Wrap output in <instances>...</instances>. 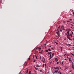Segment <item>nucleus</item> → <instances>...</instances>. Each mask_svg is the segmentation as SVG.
I'll list each match as a JSON object with an SVG mask.
<instances>
[{
  "mask_svg": "<svg viewBox=\"0 0 74 74\" xmlns=\"http://www.w3.org/2000/svg\"><path fill=\"white\" fill-rule=\"evenodd\" d=\"M61 51H62V47L61 48Z\"/></svg>",
  "mask_w": 74,
  "mask_h": 74,
  "instance_id": "47",
  "label": "nucleus"
},
{
  "mask_svg": "<svg viewBox=\"0 0 74 74\" xmlns=\"http://www.w3.org/2000/svg\"><path fill=\"white\" fill-rule=\"evenodd\" d=\"M35 69H37V68L36 67H35Z\"/></svg>",
  "mask_w": 74,
  "mask_h": 74,
  "instance_id": "38",
  "label": "nucleus"
},
{
  "mask_svg": "<svg viewBox=\"0 0 74 74\" xmlns=\"http://www.w3.org/2000/svg\"><path fill=\"white\" fill-rule=\"evenodd\" d=\"M42 62L43 63H45V58L43 57L42 59Z\"/></svg>",
  "mask_w": 74,
  "mask_h": 74,
  "instance_id": "2",
  "label": "nucleus"
},
{
  "mask_svg": "<svg viewBox=\"0 0 74 74\" xmlns=\"http://www.w3.org/2000/svg\"><path fill=\"white\" fill-rule=\"evenodd\" d=\"M55 43L56 44H58V43H57L56 42H55Z\"/></svg>",
  "mask_w": 74,
  "mask_h": 74,
  "instance_id": "37",
  "label": "nucleus"
},
{
  "mask_svg": "<svg viewBox=\"0 0 74 74\" xmlns=\"http://www.w3.org/2000/svg\"><path fill=\"white\" fill-rule=\"evenodd\" d=\"M60 69H61V68L60 67Z\"/></svg>",
  "mask_w": 74,
  "mask_h": 74,
  "instance_id": "59",
  "label": "nucleus"
},
{
  "mask_svg": "<svg viewBox=\"0 0 74 74\" xmlns=\"http://www.w3.org/2000/svg\"><path fill=\"white\" fill-rule=\"evenodd\" d=\"M71 54L72 55H73V56H74V55H73V53H71Z\"/></svg>",
  "mask_w": 74,
  "mask_h": 74,
  "instance_id": "31",
  "label": "nucleus"
},
{
  "mask_svg": "<svg viewBox=\"0 0 74 74\" xmlns=\"http://www.w3.org/2000/svg\"><path fill=\"white\" fill-rule=\"evenodd\" d=\"M69 35H68L67 36V38L68 39H69L70 38L69 37Z\"/></svg>",
  "mask_w": 74,
  "mask_h": 74,
  "instance_id": "15",
  "label": "nucleus"
},
{
  "mask_svg": "<svg viewBox=\"0 0 74 74\" xmlns=\"http://www.w3.org/2000/svg\"><path fill=\"white\" fill-rule=\"evenodd\" d=\"M71 32L72 33V34H74V33H73V31H71Z\"/></svg>",
  "mask_w": 74,
  "mask_h": 74,
  "instance_id": "24",
  "label": "nucleus"
},
{
  "mask_svg": "<svg viewBox=\"0 0 74 74\" xmlns=\"http://www.w3.org/2000/svg\"><path fill=\"white\" fill-rule=\"evenodd\" d=\"M57 33L58 36H60V34H59V32L58 31V32H57Z\"/></svg>",
  "mask_w": 74,
  "mask_h": 74,
  "instance_id": "7",
  "label": "nucleus"
},
{
  "mask_svg": "<svg viewBox=\"0 0 74 74\" xmlns=\"http://www.w3.org/2000/svg\"><path fill=\"white\" fill-rule=\"evenodd\" d=\"M69 31H68L67 32V34H68V36L69 34Z\"/></svg>",
  "mask_w": 74,
  "mask_h": 74,
  "instance_id": "11",
  "label": "nucleus"
},
{
  "mask_svg": "<svg viewBox=\"0 0 74 74\" xmlns=\"http://www.w3.org/2000/svg\"><path fill=\"white\" fill-rule=\"evenodd\" d=\"M42 68H44V64H43V65H42Z\"/></svg>",
  "mask_w": 74,
  "mask_h": 74,
  "instance_id": "10",
  "label": "nucleus"
},
{
  "mask_svg": "<svg viewBox=\"0 0 74 74\" xmlns=\"http://www.w3.org/2000/svg\"><path fill=\"white\" fill-rule=\"evenodd\" d=\"M68 39H69V40H71V41H72V39H71L70 38H69Z\"/></svg>",
  "mask_w": 74,
  "mask_h": 74,
  "instance_id": "21",
  "label": "nucleus"
},
{
  "mask_svg": "<svg viewBox=\"0 0 74 74\" xmlns=\"http://www.w3.org/2000/svg\"><path fill=\"white\" fill-rule=\"evenodd\" d=\"M55 59L56 61H58V59H57V58H55Z\"/></svg>",
  "mask_w": 74,
  "mask_h": 74,
  "instance_id": "9",
  "label": "nucleus"
},
{
  "mask_svg": "<svg viewBox=\"0 0 74 74\" xmlns=\"http://www.w3.org/2000/svg\"><path fill=\"white\" fill-rule=\"evenodd\" d=\"M70 22V21H67V22Z\"/></svg>",
  "mask_w": 74,
  "mask_h": 74,
  "instance_id": "43",
  "label": "nucleus"
},
{
  "mask_svg": "<svg viewBox=\"0 0 74 74\" xmlns=\"http://www.w3.org/2000/svg\"><path fill=\"white\" fill-rule=\"evenodd\" d=\"M39 53H41V52H40Z\"/></svg>",
  "mask_w": 74,
  "mask_h": 74,
  "instance_id": "56",
  "label": "nucleus"
},
{
  "mask_svg": "<svg viewBox=\"0 0 74 74\" xmlns=\"http://www.w3.org/2000/svg\"><path fill=\"white\" fill-rule=\"evenodd\" d=\"M41 56H40V59H41Z\"/></svg>",
  "mask_w": 74,
  "mask_h": 74,
  "instance_id": "40",
  "label": "nucleus"
},
{
  "mask_svg": "<svg viewBox=\"0 0 74 74\" xmlns=\"http://www.w3.org/2000/svg\"><path fill=\"white\" fill-rule=\"evenodd\" d=\"M63 62H64L63 61L62 62V64H63Z\"/></svg>",
  "mask_w": 74,
  "mask_h": 74,
  "instance_id": "36",
  "label": "nucleus"
},
{
  "mask_svg": "<svg viewBox=\"0 0 74 74\" xmlns=\"http://www.w3.org/2000/svg\"><path fill=\"white\" fill-rule=\"evenodd\" d=\"M37 48H38L39 49H41V48H40V47H38L34 51V54H36V51L37 50Z\"/></svg>",
  "mask_w": 74,
  "mask_h": 74,
  "instance_id": "1",
  "label": "nucleus"
},
{
  "mask_svg": "<svg viewBox=\"0 0 74 74\" xmlns=\"http://www.w3.org/2000/svg\"><path fill=\"white\" fill-rule=\"evenodd\" d=\"M42 51H43V50H42L41 52H42Z\"/></svg>",
  "mask_w": 74,
  "mask_h": 74,
  "instance_id": "61",
  "label": "nucleus"
},
{
  "mask_svg": "<svg viewBox=\"0 0 74 74\" xmlns=\"http://www.w3.org/2000/svg\"><path fill=\"white\" fill-rule=\"evenodd\" d=\"M60 31L61 32H62V30H60Z\"/></svg>",
  "mask_w": 74,
  "mask_h": 74,
  "instance_id": "45",
  "label": "nucleus"
},
{
  "mask_svg": "<svg viewBox=\"0 0 74 74\" xmlns=\"http://www.w3.org/2000/svg\"><path fill=\"white\" fill-rule=\"evenodd\" d=\"M70 15H72V14H70Z\"/></svg>",
  "mask_w": 74,
  "mask_h": 74,
  "instance_id": "53",
  "label": "nucleus"
},
{
  "mask_svg": "<svg viewBox=\"0 0 74 74\" xmlns=\"http://www.w3.org/2000/svg\"><path fill=\"white\" fill-rule=\"evenodd\" d=\"M51 58H52L50 57V58H49V60H50V59H51Z\"/></svg>",
  "mask_w": 74,
  "mask_h": 74,
  "instance_id": "26",
  "label": "nucleus"
},
{
  "mask_svg": "<svg viewBox=\"0 0 74 74\" xmlns=\"http://www.w3.org/2000/svg\"><path fill=\"white\" fill-rule=\"evenodd\" d=\"M72 34H69V35H68V36H71V35H72Z\"/></svg>",
  "mask_w": 74,
  "mask_h": 74,
  "instance_id": "14",
  "label": "nucleus"
},
{
  "mask_svg": "<svg viewBox=\"0 0 74 74\" xmlns=\"http://www.w3.org/2000/svg\"><path fill=\"white\" fill-rule=\"evenodd\" d=\"M72 70H71L70 71H69V73H70V72H71V71H72Z\"/></svg>",
  "mask_w": 74,
  "mask_h": 74,
  "instance_id": "39",
  "label": "nucleus"
},
{
  "mask_svg": "<svg viewBox=\"0 0 74 74\" xmlns=\"http://www.w3.org/2000/svg\"><path fill=\"white\" fill-rule=\"evenodd\" d=\"M36 56V59H37V56Z\"/></svg>",
  "mask_w": 74,
  "mask_h": 74,
  "instance_id": "34",
  "label": "nucleus"
},
{
  "mask_svg": "<svg viewBox=\"0 0 74 74\" xmlns=\"http://www.w3.org/2000/svg\"><path fill=\"white\" fill-rule=\"evenodd\" d=\"M69 63L70 62V61H71L72 63H73V62H72V60H71V58H69Z\"/></svg>",
  "mask_w": 74,
  "mask_h": 74,
  "instance_id": "5",
  "label": "nucleus"
},
{
  "mask_svg": "<svg viewBox=\"0 0 74 74\" xmlns=\"http://www.w3.org/2000/svg\"><path fill=\"white\" fill-rule=\"evenodd\" d=\"M51 49H48V50L49 51H51Z\"/></svg>",
  "mask_w": 74,
  "mask_h": 74,
  "instance_id": "18",
  "label": "nucleus"
},
{
  "mask_svg": "<svg viewBox=\"0 0 74 74\" xmlns=\"http://www.w3.org/2000/svg\"><path fill=\"white\" fill-rule=\"evenodd\" d=\"M36 67H40V66H38V64L37 65H36Z\"/></svg>",
  "mask_w": 74,
  "mask_h": 74,
  "instance_id": "13",
  "label": "nucleus"
},
{
  "mask_svg": "<svg viewBox=\"0 0 74 74\" xmlns=\"http://www.w3.org/2000/svg\"><path fill=\"white\" fill-rule=\"evenodd\" d=\"M40 72H41H41H42V70H40Z\"/></svg>",
  "mask_w": 74,
  "mask_h": 74,
  "instance_id": "33",
  "label": "nucleus"
},
{
  "mask_svg": "<svg viewBox=\"0 0 74 74\" xmlns=\"http://www.w3.org/2000/svg\"><path fill=\"white\" fill-rule=\"evenodd\" d=\"M69 21H72V19H69Z\"/></svg>",
  "mask_w": 74,
  "mask_h": 74,
  "instance_id": "30",
  "label": "nucleus"
},
{
  "mask_svg": "<svg viewBox=\"0 0 74 74\" xmlns=\"http://www.w3.org/2000/svg\"><path fill=\"white\" fill-rule=\"evenodd\" d=\"M58 63H59V62H57V64H58Z\"/></svg>",
  "mask_w": 74,
  "mask_h": 74,
  "instance_id": "29",
  "label": "nucleus"
},
{
  "mask_svg": "<svg viewBox=\"0 0 74 74\" xmlns=\"http://www.w3.org/2000/svg\"><path fill=\"white\" fill-rule=\"evenodd\" d=\"M29 74H31V71H29Z\"/></svg>",
  "mask_w": 74,
  "mask_h": 74,
  "instance_id": "19",
  "label": "nucleus"
},
{
  "mask_svg": "<svg viewBox=\"0 0 74 74\" xmlns=\"http://www.w3.org/2000/svg\"><path fill=\"white\" fill-rule=\"evenodd\" d=\"M68 30H70V31H71V29H68Z\"/></svg>",
  "mask_w": 74,
  "mask_h": 74,
  "instance_id": "42",
  "label": "nucleus"
},
{
  "mask_svg": "<svg viewBox=\"0 0 74 74\" xmlns=\"http://www.w3.org/2000/svg\"><path fill=\"white\" fill-rule=\"evenodd\" d=\"M60 28V26H59L58 27V28Z\"/></svg>",
  "mask_w": 74,
  "mask_h": 74,
  "instance_id": "52",
  "label": "nucleus"
},
{
  "mask_svg": "<svg viewBox=\"0 0 74 74\" xmlns=\"http://www.w3.org/2000/svg\"><path fill=\"white\" fill-rule=\"evenodd\" d=\"M65 44V45H66L68 47H69V46H70V47H71V46H72V45H70V44H68V45L67 44ZM68 45H69V46H68Z\"/></svg>",
  "mask_w": 74,
  "mask_h": 74,
  "instance_id": "6",
  "label": "nucleus"
},
{
  "mask_svg": "<svg viewBox=\"0 0 74 74\" xmlns=\"http://www.w3.org/2000/svg\"><path fill=\"white\" fill-rule=\"evenodd\" d=\"M73 14H74V12L73 13Z\"/></svg>",
  "mask_w": 74,
  "mask_h": 74,
  "instance_id": "54",
  "label": "nucleus"
},
{
  "mask_svg": "<svg viewBox=\"0 0 74 74\" xmlns=\"http://www.w3.org/2000/svg\"><path fill=\"white\" fill-rule=\"evenodd\" d=\"M73 48H74V47H73Z\"/></svg>",
  "mask_w": 74,
  "mask_h": 74,
  "instance_id": "60",
  "label": "nucleus"
},
{
  "mask_svg": "<svg viewBox=\"0 0 74 74\" xmlns=\"http://www.w3.org/2000/svg\"><path fill=\"white\" fill-rule=\"evenodd\" d=\"M65 35H66V36H68V34H67L66 33H65Z\"/></svg>",
  "mask_w": 74,
  "mask_h": 74,
  "instance_id": "20",
  "label": "nucleus"
},
{
  "mask_svg": "<svg viewBox=\"0 0 74 74\" xmlns=\"http://www.w3.org/2000/svg\"><path fill=\"white\" fill-rule=\"evenodd\" d=\"M54 68L55 69H58L57 70H59V67L56 65V66H54Z\"/></svg>",
  "mask_w": 74,
  "mask_h": 74,
  "instance_id": "3",
  "label": "nucleus"
},
{
  "mask_svg": "<svg viewBox=\"0 0 74 74\" xmlns=\"http://www.w3.org/2000/svg\"><path fill=\"white\" fill-rule=\"evenodd\" d=\"M64 40H66V38L64 39Z\"/></svg>",
  "mask_w": 74,
  "mask_h": 74,
  "instance_id": "62",
  "label": "nucleus"
},
{
  "mask_svg": "<svg viewBox=\"0 0 74 74\" xmlns=\"http://www.w3.org/2000/svg\"><path fill=\"white\" fill-rule=\"evenodd\" d=\"M66 55V54H65V55H64V56H65Z\"/></svg>",
  "mask_w": 74,
  "mask_h": 74,
  "instance_id": "46",
  "label": "nucleus"
},
{
  "mask_svg": "<svg viewBox=\"0 0 74 74\" xmlns=\"http://www.w3.org/2000/svg\"><path fill=\"white\" fill-rule=\"evenodd\" d=\"M50 58H52V55L50 54Z\"/></svg>",
  "mask_w": 74,
  "mask_h": 74,
  "instance_id": "17",
  "label": "nucleus"
},
{
  "mask_svg": "<svg viewBox=\"0 0 74 74\" xmlns=\"http://www.w3.org/2000/svg\"><path fill=\"white\" fill-rule=\"evenodd\" d=\"M21 72H20V73H19V74H21Z\"/></svg>",
  "mask_w": 74,
  "mask_h": 74,
  "instance_id": "50",
  "label": "nucleus"
},
{
  "mask_svg": "<svg viewBox=\"0 0 74 74\" xmlns=\"http://www.w3.org/2000/svg\"><path fill=\"white\" fill-rule=\"evenodd\" d=\"M28 73V70H27V73Z\"/></svg>",
  "mask_w": 74,
  "mask_h": 74,
  "instance_id": "32",
  "label": "nucleus"
},
{
  "mask_svg": "<svg viewBox=\"0 0 74 74\" xmlns=\"http://www.w3.org/2000/svg\"><path fill=\"white\" fill-rule=\"evenodd\" d=\"M64 23H65V21H64Z\"/></svg>",
  "mask_w": 74,
  "mask_h": 74,
  "instance_id": "41",
  "label": "nucleus"
},
{
  "mask_svg": "<svg viewBox=\"0 0 74 74\" xmlns=\"http://www.w3.org/2000/svg\"><path fill=\"white\" fill-rule=\"evenodd\" d=\"M53 50V48H51Z\"/></svg>",
  "mask_w": 74,
  "mask_h": 74,
  "instance_id": "44",
  "label": "nucleus"
},
{
  "mask_svg": "<svg viewBox=\"0 0 74 74\" xmlns=\"http://www.w3.org/2000/svg\"><path fill=\"white\" fill-rule=\"evenodd\" d=\"M69 58V57L67 56V58Z\"/></svg>",
  "mask_w": 74,
  "mask_h": 74,
  "instance_id": "55",
  "label": "nucleus"
},
{
  "mask_svg": "<svg viewBox=\"0 0 74 74\" xmlns=\"http://www.w3.org/2000/svg\"><path fill=\"white\" fill-rule=\"evenodd\" d=\"M36 62V60H34L33 61L34 63V62Z\"/></svg>",
  "mask_w": 74,
  "mask_h": 74,
  "instance_id": "28",
  "label": "nucleus"
},
{
  "mask_svg": "<svg viewBox=\"0 0 74 74\" xmlns=\"http://www.w3.org/2000/svg\"><path fill=\"white\" fill-rule=\"evenodd\" d=\"M65 60H67V59H66V58L65 59Z\"/></svg>",
  "mask_w": 74,
  "mask_h": 74,
  "instance_id": "49",
  "label": "nucleus"
},
{
  "mask_svg": "<svg viewBox=\"0 0 74 74\" xmlns=\"http://www.w3.org/2000/svg\"><path fill=\"white\" fill-rule=\"evenodd\" d=\"M44 45H47V44H44Z\"/></svg>",
  "mask_w": 74,
  "mask_h": 74,
  "instance_id": "48",
  "label": "nucleus"
},
{
  "mask_svg": "<svg viewBox=\"0 0 74 74\" xmlns=\"http://www.w3.org/2000/svg\"><path fill=\"white\" fill-rule=\"evenodd\" d=\"M28 60H30V58H28Z\"/></svg>",
  "mask_w": 74,
  "mask_h": 74,
  "instance_id": "22",
  "label": "nucleus"
},
{
  "mask_svg": "<svg viewBox=\"0 0 74 74\" xmlns=\"http://www.w3.org/2000/svg\"><path fill=\"white\" fill-rule=\"evenodd\" d=\"M71 37H73V35H71Z\"/></svg>",
  "mask_w": 74,
  "mask_h": 74,
  "instance_id": "35",
  "label": "nucleus"
},
{
  "mask_svg": "<svg viewBox=\"0 0 74 74\" xmlns=\"http://www.w3.org/2000/svg\"><path fill=\"white\" fill-rule=\"evenodd\" d=\"M60 74H62V73H61L60 72V71H59Z\"/></svg>",
  "mask_w": 74,
  "mask_h": 74,
  "instance_id": "23",
  "label": "nucleus"
},
{
  "mask_svg": "<svg viewBox=\"0 0 74 74\" xmlns=\"http://www.w3.org/2000/svg\"><path fill=\"white\" fill-rule=\"evenodd\" d=\"M45 68H46V67H47V64H45Z\"/></svg>",
  "mask_w": 74,
  "mask_h": 74,
  "instance_id": "12",
  "label": "nucleus"
},
{
  "mask_svg": "<svg viewBox=\"0 0 74 74\" xmlns=\"http://www.w3.org/2000/svg\"><path fill=\"white\" fill-rule=\"evenodd\" d=\"M55 55V53H53V54L52 55V58H53V56Z\"/></svg>",
  "mask_w": 74,
  "mask_h": 74,
  "instance_id": "8",
  "label": "nucleus"
},
{
  "mask_svg": "<svg viewBox=\"0 0 74 74\" xmlns=\"http://www.w3.org/2000/svg\"><path fill=\"white\" fill-rule=\"evenodd\" d=\"M58 73V69L57 70H55L54 72L53 73V74H54L55 73Z\"/></svg>",
  "mask_w": 74,
  "mask_h": 74,
  "instance_id": "4",
  "label": "nucleus"
},
{
  "mask_svg": "<svg viewBox=\"0 0 74 74\" xmlns=\"http://www.w3.org/2000/svg\"><path fill=\"white\" fill-rule=\"evenodd\" d=\"M72 23H73V24H74V23H72Z\"/></svg>",
  "mask_w": 74,
  "mask_h": 74,
  "instance_id": "57",
  "label": "nucleus"
},
{
  "mask_svg": "<svg viewBox=\"0 0 74 74\" xmlns=\"http://www.w3.org/2000/svg\"><path fill=\"white\" fill-rule=\"evenodd\" d=\"M72 69H74V67L73 66H72Z\"/></svg>",
  "mask_w": 74,
  "mask_h": 74,
  "instance_id": "25",
  "label": "nucleus"
},
{
  "mask_svg": "<svg viewBox=\"0 0 74 74\" xmlns=\"http://www.w3.org/2000/svg\"><path fill=\"white\" fill-rule=\"evenodd\" d=\"M69 50H71V49L70 48L69 49Z\"/></svg>",
  "mask_w": 74,
  "mask_h": 74,
  "instance_id": "51",
  "label": "nucleus"
},
{
  "mask_svg": "<svg viewBox=\"0 0 74 74\" xmlns=\"http://www.w3.org/2000/svg\"><path fill=\"white\" fill-rule=\"evenodd\" d=\"M51 53V52H49L48 53V55H49V54H50V53Z\"/></svg>",
  "mask_w": 74,
  "mask_h": 74,
  "instance_id": "27",
  "label": "nucleus"
},
{
  "mask_svg": "<svg viewBox=\"0 0 74 74\" xmlns=\"http://www.w3.org/2000/svg\"><path fill=\"white\" fill-rule=\"evenodd\" d=\"M58 73H60V72H58Z\"/></svg>",
  "mask_w": 74,
  "mask_h": 74,
  "instance_id": "58",
  "label": "nucleus"
},
{
  "mask_svg": "<svg viewBox=\"0 0 74 74\" xmlns=\"http://www.w3.org/2000/svg\"><path fill=\"white\" fill-rule=\"evenodd\" d=\"M71 25H72V26H73V25H72V24H71Z\"/></svg>",
  "mask_w": 74,
  "mask_h": 74,
  "instance_id": "63",
  "label": "nucleus"
},
{
  "mask_svg": "<svg viewBox=\"0 0 74 74\" xmlns=\"http://www.w3.org/2000/svg\"><path fill=\"white\" fill-rule=\"evenodd\" d=\"M73 46H74V45H73Z\"/></svg>",
  "mask_w": 74,
  "mask_h": 74,
  "instance_id": "64",
  "label": "nucleus"
},
{
  "mask_svg": "<svg viewBox=\"0 0 74 74\" xmlns=\"http://www.w3.org/2000/svg\"><path fill=\"white\" fill-rule=\"evenodd\" d=\"M45 51L46 52H48V50H45Z\"/></svg>",
  "mask_w": 74,
  "mask_h": 74,
  "instance_id": "16",
  "label": "nucleus"
}]
</instances>
